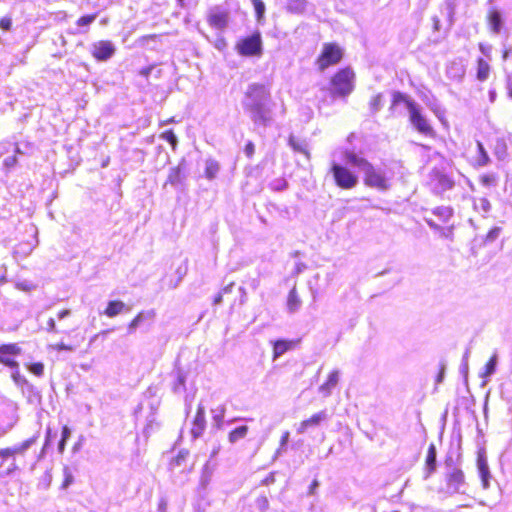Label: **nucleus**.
Listing matches in <instances>:
<instances>
[{
	"label": "nucleus",
	"mask_w": 512,
	"mask_h": 512,
	"mask_svg": "<svg viewBox=\"0 0 512 512\" xmlns=\"http://www.w3.org/2000/svg\"><path fill=\"white\" fill-rule=\"evenodd\" d=\"M245 98L247 100L245 108L251 112L253 121L266 124L269 121V117L264 103L270 98L267 86L262 83L250 84L245 91Z\"/></svg>",
	"instance_id": "nucleus-1"
},
{
	"label": "nucleus",
	"mask_w": 512,
	"mask_h": 512,
	"mask_svg": "<svg viewBox=\"0 0 512 512\" xmlns=\"http://www.w3.org/2000/svg\"><path fill=\"white\" fill-rule=\"evenodd\" d=\"M355 79L356 74L351 67L346 66L338 69L330 77L331 94L335 97H347L355 88Z\"/></svg>",
	"instance_id": "nucleus-2"
},
{
	"label": "nucleus",
	"mask_w": 512,
	"mask_h": 512,
	"mask_svg": "<svg viewBox=\"0 0 512 512\" xmlns=\"http://www.w3.org/2000/svg\"><path fill=\"white\" fill-rule=\"evenodd\" d=\"M453 210L450 207H437L432 212V217L427 220L428 225L438 232L440 237L452 239L454 224L451 223Z\"/></svg>",
	"instance_id": "nucleus-3"
},
{
	"label": "nucleus",
	"mask_w": 512,
	"mask_h": 512,
	"mask_svg": "<svg viewBox=\"0 0 512 512\" xmlns=\"http://www.w3.org/2000/svg\"><path fill=\"white\" fill-rule=\"evenodd\" d=\"M344 57V49L337 42H326L316 57L318 71L324 72L329 67L339 64Z\"/></svg>",
	"instance_id": "nucleus-4"
},
{
	"label": "nucleus",
	"mask_w": 512,
	"mask_h": 512,
	"mask_svg": "<svg viewBox=\"0 0 512 512\" xmlns=\"http://www.w3.org/2000/svg\"><path fill=\"white\" fill-rule=\"evenodd\" d=\"M237 53L244 57H260L263 53V43L260 32L239 39L235 45Z\"/></svg>",
	"instance_id": "nucleus-5"
},
{
	"label": "nucleus",
	"mask_w": 512,
	"mask_h": 512,
	"mask_svg": "<svg viewBox=\"0 0 512 512\" xmlns=\"http://www.w3.org/2000/svg\"><path fill=\"white\" fill-rule=\"evenodd\" d=\"M409 121L420 134L433 139L437 137L436 131L417 104H409Z\"/></svg>",
	"instance_id": "nucleus-6"
},
{
	"label": "nucleus",
	"mask_w": 512,
	"mask_h": 512,
	"mask_svg": "<svg viewBox=\"0 0 512 512\" xmlns=\"http://www.w3.org/2000/svg\"><path fill=\"white\" fill-rule=\"evenodd\" d=\"M330 171L333 175L336 186L341 189L350 190L358 183L357 175L343 165L333 163Z\"/></svg>",
	"instance_id": "nucleus-7"
},
{
	"label": "nucleus",
	"mask_w": 512,
	"mask_h": 512,
	"mask_svg": "<svg viewBox=\"0 0 512 512\" xmlns=\"http://www.w3.org/2000/svg\"><path fill=\"white\" fill-rule=\"evenodd\" d=\"M363 182L366 186L379 191H386L390 188L389 180L384 173L375 168L372 163L364 170Z\"/></svg>",
	"instance_id": "nucleus-8"
},
{
	"label": "nucleus",
	"mask_w": 512,
	"mask_h": 512,
	"mask_svg": "<svg viewBox=\"0 0 512 512\" xmlns=\"http://www.w3.org/2000/svg\"><path fill=\"white\" fill-rule=\"evenodd\" d=\"M21 354V348L16 343L0 345V363L9 368H18L16 357Z\"/></svg>",
	"instance_id": "nucleus-9"
},
{
	"label": "nucleus",
	"mask_w": 512,
	"mask_h": 512,
	"mask_svg": "<svg viewBox=\"0 0 512 512\" xmlns=\"http://www.w3.org/2000/svg\"><path fill=\"white\" fill-rule=\"evenodd\" d=\"M206 20L210 27L223 31L228 26L229 13L227 10L213 7L208 11Z\"/></svg>",
	"instance_id": "nucleus-10"
},
{
	"label": "nucleus",
	"mask_w": 512,
	"mask_h": 512,
	"mask_svg": "<svg viewBox=\"0 0 512 512\" xmlns=\"http://www.w3.org/2000/svg\"><path fill=\"white\" fill-rule=\"evenodd\" d=\"M116 49L109 40H100L92 45L91 55L97 61H106L111 58Z\"/></svg>",
	"instance_id": "nucleus-11"
},
{
	"label": "nucleus",
	"mask_w": 512,
	"mask_h": 512,
	"mask_svg": "<svg viewBox=\"0 0 512 512\" xmlns=\"http://www.w3.org/2000/svg\"><path fill=\"white\" fill-rule=\"evenodd\" d=\"M486 23L491 33L499 34L503 26V16L499 8L490 7L485 16Z\"/></svg>",
	"instance_id": "nucleus-12"
},
{
	"label": "nucleus",
	"mask_w": 512,
	"mask_h": 512,
	"mask_svg": "<svg viewBox=\"0 0 512 512\" xmlns=\"http://www.w3.org/2000/svg\"><path fill=\"white\" fill-rule=\"evenodd\" d=\"M206 428L205 407L199 404L191 423L190 433L194 439L199 438Z\"/></svg>",
	"instance_id": "nucleus-13"
},
{
	"label": "nucleus",
	"mask_w": 512,
	"mask_h": 512,
	"mask_svg": "<svg viewBox=\"0 0 512 512\" xmlns=\"http://www.w3.org/2000/svg\"><path fill=\"white\" fill-rule=\"evenodd\" d=\"M327 419V414L325 411H320L318 413L313 414L309 418L302 420L297 428V432L300 434L306 433L309 429L313 427H317L321 424V422Z\"/></svg>",
	"instance_id": "nucleus-14"
},
{
	"label": "nucleus",
	"mask_w": 512,
	"mask_h": 512,
	"mask_svg": "<svg viewBox=\"0 0 512 512\" xmlns=\"http://www.w3.org/2000/svg\"><path fill=\"white\" fill-rule=\"evenodd\" d=\"M447 488L452 492H457L461 485L465 482V476L461 469L454 468L446 475L445 478Z\"/></svg>",
	"instance_id": "nucleus-15"
},
{
	"label": "nucleus",
	"mask_w": 512,
	"mask_h": 512,
	"mask_svg": "<svg viewBox=\"0 0 512 512\" xmlns=\"http://www.w3.org/2000/svg\"><path fill=\"white\" fill-rule=\"evenodd\" d=\"M299 344V340H288V339H278L273 342V351L272 357L273 360L279 358L284 353L292 350Z\"/></svg>",
	"instance_id": "nucleus-16"
},
{
	"label": "nucleus",
	"mask_w": 512,
	"mask_h": 512,
	"mask_svg": "<svg viewBox=\"0 0 512 512\" xmlns=\"http://www.w3.org/2000/svg\"><path fill=\"white\" fill-rule=\"evenodd\" d=\"M477 468L481 477L482 485L484 488H488L489 486V478L490 472L486 459V455L483 449L479 450L477 453Z\"/></svg>",
	"instance_id": "nucleus-17"
},
{
	"label": "nucleus",
	"mask_w": 512,
	"mask_h": 512,
	"mask_svg": "<svg viewBox=\"0 0 512 512\" xmlns=\"http://www.w3.org/2000/svg\"><path fill=\"white\" fill-rule=\"evenodd\" d=\"M475 70L476 79L480 82H485L489 79L491 75L492 66L490 65L487 59H484L483 57H478L476 59Z\"/></svg>",
	"instance_id": "nucleus-18"
},
{
	"label": "nucleus",
	"mask_w": 512,
	"mask_h": 512,
	"mask_svg": "<svg viewBox=\"0 0 512 512\" xmlns=\"http://www.w3.org/2000/svg\"><path fill=\"white\" fill-rule=\"evenodd\" d=\"M154 310H142L140 311L129 323H128V331L134 332L141 324L146 321L152 322L155 318Z\"/></svg>",
	"instance_id": "nucleus-19"
},
{
	"label": "nucleus",
	"mask_w": 512,
	"mask_h": 512,
	"mask_svg": "<svg viewBox=\"0 0 512 512\" xmlns=\"http://www.w3.org/2000/svg\"><path fill=\"white\" fill-rule=\"evenodd\" d=\"M129 311V307L121 300H111L107 303L103 314L109 318H114L117 315Z\"/></svg>",
	"instance_id": "nucleus-20"
},
{
	"label": "nucleus",
	"mask_w": 512,
	"mask_h": 512,
	"mask_svg": "<svg viewBox=\"0 0 512 512\" xmlns=\"http://www.w3.org/2000/svg\"><path fill=\"white\" fill-rule=\"evenodd\" d=\"M436 455V446L434 443H430L425 458V471L427 476H430L436 469Z\"/></svg>",
	"instance_id": "nucleus-21"
},
{
	"label": "nucleus",
	"mask_w": 512,
	"mask_h": 512,
	"mask_svg": "<svg viewBox=\"0 0 512 512\" xmlns=\"http://www.w3.org/2000/svg\"><path fill=\"white\" fill-rule=\"evenodd\" d=\"M344 157L349 164L362 168L363 170H365V168L370 164V162L365 157L359 156L351 150H346L344 152Z\"/></svg>",
	"instance_id": "nucleus-22"
},
{
	"label": "nucleus",
	"mask_w": 512,
	"mask_h": 512,
	"mask_svg": "<svg viewBox=\"0 0 512 512\" xmlns=\"http://www.w3.org/2000/svg\"><path fill=\"white\" fill-rule=\"evenodd\" d=\"M338 380V371L330 372L327 377V380L319 387L320 392H322L324 396L330 395L332 389L337 385Z\"/></svg>",
	"instance_id": "nucleus-23"
},
{
	"label": "nucleus",
	"mask_w": 512,
	"mask_h": 512,
	"mask_svg": "<svg viewBox=\"0 0 512 512\" xmlns=\"http://www.w3.org/2000/svg\"><path fill=\"white\" fill-rule=\"evenodd\" d=\"M301 298L298 294V291L296 289V287H293L289 293H288V296H287V307H288V310L292 313L298 311V309L300 308L301 306Z\"/></svg>",
	"instance_id": "nucleus-24"
},
{
	"label": "nucleus",
	"mask_w": 512,
	"mask_h": 512,
	"mask_svg": "<svg viewBox=\"0 0 512 512\" xmlns=\"http://www.w3.org/2000/svg\"><path fill=\"white\" fill-rule=\"evenodd\" d=\"M38 437H39L38 435H34V436L30 437L29 439H26L25 441H23L19 445L14 446V447H10L14 457H16L17 455H24L25 451L31 445L36 443V441L38 440Z\"/></svg>",
	"instance_id": "nucleus-25"
},
{
	"label": "nucleus",
	"mask_w": 512,
	"mask_h": 512,
	"mask_svg": "<svg viewBox=\"0 0 512 512\" xmlns=\"http://www.w3.org/2000/svg\"><path fill=\"white\" fill-rule=\"evenodd\" d=\"M219 163L214 159H208L206 161L205 176L207 179L212 180L216 177L219 172Z\"/></svg>",
	"instance_id": "nucleus-26"
},
{
	"label": "nucleus",
	"mask_w": 512,
	"mask_h": 512,
	"mask_svg": "<svg viewBox=\"0 0 512 512\" xmlns=\"http://www.w3.org/2000/svg\"><path fill=\"white\" fill-rule=\"evenodd\" d=\"M248 433V426L242 425L229 432L228 439L230 443H235L243 439Z\"/></svg>",
	"instance_id": "nucleus-27"
},
{
	"label": "nucleus",
	"mask_w": 512,
	"mask_h": 512,
	"mask_svg": "<svg viewBox=\"0 0 512 512\" xmlns=\"http://www.w3.org/2000/svg\"><path fill=\"white\" fill-rule=\"evenodd\" d=\"M289 145L292 147L294 151L302 153L303 155L306 156L307 159H310V152L307 149L306 145L303 142H300L294 136L289 137Z\"/></svg>",
	"instance_id": "nucleus-28"
},
{
	"label": "nucleus",
	"mask_w": 512,
	"mask_h": 512,
	"mask_svg": "<svg viewBox=\"0 0 512 512\" xmlns=\"http://www.w3.org/2000/svg\"><path fill=\"white\" fill-rule=\"evenodd\" d=\"M405 103L407 106V109L409 110V104H416L414 101L410 100L405 94L396 91L392 94L391 99V109H393L395 106H397L399 103Z\"/></svg>",
	"instance_id": "nucleus-29"
},
{
	"label": "nucleus",
	"mask_w": 512,
	"mask_h": 512,
	"mask_svg": "<svg viewBox=\"0 0 512 512\" xmlns=\"http://www.w3.org/2000/svg\"><path fill=\"white\" fill-rule=\"evenodd\" d=\"M160 138L167 141L171 145V148L173 151L176 150L177 145H178V139L172 129L162 132L160 134Z\"/></svg>",
	"instance_id": "nucleus-30"
},
{
	"label": "nucleus",
	"mask_w": 512,
	"mask_h": 512,
	"mask_svg": "<svg viewBox=\"0 0 512 512\" xmlns=\"http://www.w3.org/2000/svg\"><path fill=\"white\" fill-rule=\"evenodd\" d=\"M181 179H182V169L179 166L173 167L168 174L167 182L174 185V184L180 183Z\"/></svg>",
	"instance_id": "nucleus-31"
},
{
	"label": "nucleus",
	"mask_w": 512,
	"mask_h": 512,
	"mask_svg": "<svg viewBox=\"0 0 512 512\" xmlns=\"http://www.w3.org/2000/svg\"><path fill=\"white\" fill-rule=\"evenodd\" d=\"M498 176L495 173H486L479 177L480 183L485 187L494 186L497 183Z\"/></svg>",
	"instance_id": "nucleus-32"
},
{
	"label": "nucleus",
	"mask_w": 512,
	"mask_h": 512,
	"mask_svg": "<svg viewBox=\"0 0 512 512\" xmlns=\"http://www.w3.org/2000/svg\"><path fill=\"white\" fill-rule=\"evenodd\" d=\"M80 341H75L74 343H64L58 342L52 346V348L56 351H73L78 345Z\"/></svg>",
	"instance_id": "nucleus-33"
},
{
	"label": "nucleus",
	"mask_w": 512,
	"mask_h": 512,
	"mask_svg": "<svg viewBox=\"0 0 512 512\" xmlns=\"http://www.w3.org/2000/svg\"><path fill=\"white\" fill-rule=\"evenodd\" d=\"M306 7L305 0H289L288 9L293 12H303Z\"/></svg>",
	"instance_id": "nucleus-34"
},
{
	"label": "nucleus",
	"mask_w": 512,
	"mask_h": 512,
	"mask_svg": "<svg viewBox=\"0 0 512 512\" xmlns=\"http://www.w3.org/2000/svg\"><path fill=\"white\" fill-rule=\"evenodd\" d=\"M270 187L273 190L281 191L287 187V181L284 177H278L270 182Z\"/></svg>",
	"instance_id": "nucleus-35"
},
{
	"label": "nucleus",
	"mask_w": 512,
	"mask_h": 512,
	"mask_svg": "<svg viewBox=\"0 0 512 512\" xmlns=\"http://www.w3.org/2000/svg\"><path fill=\"white\" fill-rule=\"evenodd\" d=\"M27 368L36 376H42L44 373V365L41 362L32 363L28 365Z\"/></svg>",
	"instance_id": "nucleus-36"
},
{
	"label": "nucleus",
	"mask_w": 512,
	"mask_h": 512,
	"mask_svg": "<svg viewBox=\"0 0 512 512\" xmlns=\"http://www.w3.org/2000/svg\"><path fill=\"white\" fill-rule=\"evenodd\" d=\"M188 451H180L172 460L170 465L172 467L180 466L187 458Z\"/></svg>",
	"instance_id": "nucleus-37"
},
{
	"label": "nucleus",
	"mask_w": 512,
	"mask_h": 512,
	"mask_svg": "<svg viewBox=\"0 0 512 512\" xmlns=\"http://www.w3.org/2000/svg\"><path fill=\"white\" fill-rule=\"evenodd\" d=\"M97 17V14H89L83 15L76 21L78 26H87L90 25Z\"/></svg>",
	"instance_id": "nucleus-38"
},
{
	"label": "nucleus",
	"mask_w": 512,
	"mask_h": 512,
	"mask_svg": "<svg viewBox=\"0 0 512 512\" xmlns=\"http://www.w3.org/2000/svg\"><path fill=\"white\" fill-rule=\"evenodd\" d=\"M382 99H383L382 94L373 95L369 102L371 110L377 111L380 108V106L382 105Z\"/></svg>",
	"instance_id": "nucleus-39"
},
{
	"label": "nucleus",
	"mask_w": 512,
	"mask_h": 512,
	"mask_svg": "<svg viewBox=\"0 0 512 512\" xmlns=\"http://www.w3.org/2000/svg\"><path fill=\"white\" fill-rule=\"evenodd\" d=\"M255 8L256 16L258 19L263 18L265 12V5L261 0H251Z\"/></svg>",
	"instance_id": "nucleus-40"
},
{
	"label": "nucleus",
	"mask_w": 512,
	"mask_h": 512,
	"mask_svg": "<svg viewBox=\"0 0 512 512\" xmlns=\"http://www.w3.org/2000/svg\"><path fill=\"white\" fill-rule=\"evenodd\" d=\"M12 27V19L9 16L0 18V29L3 31H9Z\"/></svg>",
	"instance_id": "nucleus-41"
},
{
	"label": "nucleus",
	"mask_w": 512,
	"mask_h": 512,
	"mask_svg": "<svg viewBox=\"0 0 512 512\" xmlns=\"http://www.w3.org/2000/svg\"><path fill=\"white\" fill-rule=\"evenodd\" d=\"M0 458L2 459V461L0 462V466H1L3 464V462L5 460H7L8 458H15V457L12 454L11 448L7 447V448L0 449Z\"/></svg>",
	"instance_id": "nucleus-42"
},
{
	"label": "nucleus",
	"mask_w": 512,
	"mask_h": 512,
	"mask_svg": "<svg viewBox=\"0 0 512 512\" xmlns=\"http://www.w3.org/2000/svg\"><path fill=\"white\" fill-rule=\"evenodd\" d=\"M478 49L479 51L485 55L487 58H490L491 57V46L486 44V43H483V42H480L478 44Z\"/></svg>",
	"instance_id": "nucleus-43"
},
{
	"label": "nucleus",
	"mask_w": 512,
	"mask_h": 512,
	"mask_svg": "<svg viewBox=\"0 0 512 512\" xmlns=\"http://www.w3.org/2000/svg\"><path fill=\"white\" fill-rule=\"evenodd\" d=\"M438 179L444 188H451L454 185V182L446 175L441 174L438 176Z\"/></svg>",
	"instance_id": "nucleus-44"
},
{
	"label": "nucleus",
	"mask_w": 512,
	"mask_h": 512,
	"mask_svg": "<svg viewBox=\"0 0 512 512\" xmlns=\"http://www.w3.org/2000/svg\"><path fill=\"white\" fill-rule=\"evenodd\" d=\"M214 46L216 49H218L219 51H223L226 49L227 47V42H226V39L224 37H218L216 38V40L214 41Z\"/></svg>",
	"instance_id": "nucleus-45"
},
{
	"label": "nucleus",
	"mask_w": 512,
	"mask_h": 512,
	"mask_svg": "<svg viewBox=\"0 0 512 512\" xmlns=\"http://www.w3.org/2000/svg\"><path fill=\"white\" fill-rule=\"evenodd\" d=\"M244 151H245L246 156L251 158L255 152L254 144L251 141L247 142L245 145Z\"/></svg>",
	"instance_id": "nucleus-46"
},
{
	"label": "nucleus",
	"mask_w": 512,
	"mask_h": 512,
	"mask_svg": "<svg viewBox=\"0 0 512 512\" xmlns=\"http://www.w3.org/2000/svg\"><path fill=\"white\" fill-rule=\"evenodd\" d=\"M318 486H319V481H318L317 479H314V480L310 483V485H309V487H308V494H309V495H315V494H316V490H317Z\"/></svg>",
	"instance_id": "nucleus-47"
},
{
	"label": "nucleus",
	"mask_w": 512,
	"mask_h": 512,
	"mask_svg": "<svg viewBox=\"0 0 512 512\" xmlns=\"http://www.w3.org/2000/svg\"><path fill=\"white\" fill-rule=\"evenodd\" d=\"M495 365H496L495 359L494 358L489 359L488 362L486 363V373L487 374L493 373L495 370Z\"/></svg>",
	"instance_id": "nucleus-48"
},
{
	"label": "nucleus",
	"mask_w": 512,
	"mask_h": 512,
	"mask_svg": "<svg viewBox=\"0 0 512 512\" xmlns=\"http://www.w3.org/2000/svg\"><path fill=\"white\" fill-rule=\"evenodd\" d=\"M153 68H154V66H153V65H150V66L144 67V68H142V69L139 71V73H140V75H142L143 77L148 78V77H149V75H150V73L152 72Z\"/></svg>",
	"instance_id": "nucleus-49"
},
{
	"label": "nucleus",
	"mask_w": 512,
	"mask_h": 512,
	"mask_svg": "<svg viewBox=\"0 0 512 512\" xmlns=\"http://www.w3.org/2000/svg\"><path fill=\"white\" fill-rule=\"evenodd\" d=\"M479 202L483 211L487 212L490 209V202L486 198H480Z\"/></svg>",
	"instance_id": "nucleus-50"
},
{
	"label": "nucleus",
	"mask_w": 512,
	"mask_h": 512,
	"mask_svg": "<svg viewBox=\"0 0 512 512\" xmlns=\"http://www.w3.org/2000/svg\"><path fill=\"white\" fill-rule=\"evenodd\" d=\"M178 120L175 119L174 116L170 117V118H167L165 120H161L159 122V126H165V125H168V124H172V123H177Z\"/></svg>",
	"instance_id": "nucleus-51"
},
{
	"label": "nucleus",
	"mask_w": 512,
	"mask_h": 512,
	"mask_svg": "<svg viewBox=\"0 0 512 512\" xmlns=\"http://www.w3.org/2000/svg\"><path fill=\"white\" fill-rule=\"evenodd\" d=\"M47 330L51 331V332H54L56 330V323H55V320L53 318H50L47 321Z\"/></svg>",
	"instance_id": "nucleus-52"
},
{
	"label": "nucleus",
	"mask_w": 512,
	"mask_h": 512,
	"mask_svg": "<svg viewBox=\"0 0 512 512\" xmlns=\"http://www.w3.org/2000/svg\"><path fill=\"white\" fill-rule=\"evenodd\" d=\"M511 54H512V48L511 47L503 49V51H502V59L504 61L507 60L510 57Z\"/></svg>",
	"instance_id": "nucleus-53"
},
{
	"label": "nucleus",
	"mask_w": 512,
	"mask_h": 512,
	"mask_svg": "<svg viewBox=\"0 0 512 512\" xmlns=\"http://www.w3.org/2000/svg\"><path fill=\"white\" fill-rule=\"evenodd\" d=\"M72 481H73V477L70 474H67L62 483V487L67 488L72 483Z\"/></svg>",
	"instance_id": "nucleus-54"
},
{
	"label": "nucleus",
	"mask_w": 512,
	"mask_h": 512,
	"mask_svg": "<svg viewBox=\"0 0 512 512\" xmlns=\"http://www.w3.org/2000/svg\"><path fill=\"white\" fill-rule=\"evenodd\" d=\"M70 436V429L65 425L62 427V438L67 441Z\"/></svg>",
	"instance_id": "nucleus-55"
},
{
	"label": "nucleus",
	"mask_w": 512,
	"mask_h": 512,
	"mask_svg": "<svg viewBox=\"0 0 512 512\" xmlns=\"http://www.w3.org/2000/svg\"><path fill=\"white\" fill-rule=\"evenodd\" d=\"M70 313H71V311L69 309H63L58 312L57 316L59 319H63L65 317L69 316Z\"/></svg>",
	"instance_id": "nucleus-56"
},
{
	"label": "nucleus",
	"mask_w": 512,
	"mask_h": 512,
	"mask_svg": "<svg viewBox=\"0 0 512 512\" xmlns=\"http://www.w3.org/2000/svg\"><path fill=\"white\" fill-rule=\"evenodd\" d=\"M51 432H52L51 429L48 428L46 431V439H45L44 447H47L51 442Z\"/></svg>",
	"instance_id": "nucleus-57"
},
{
	"label": "nucleus",
	"mask_w": 512,
	"mask_h": 512,
	"mask_svg": "<svg viewBox=\"0 0 512 512\" xmlns=\"http://www.w3.org/2000/svg\"><path fill=\"white\" fill-rule=\"evenodd\" d=\"M288 439H289V432L286 431L281 436V445H285L288 442Z\"/></svg>",
	"instance_id": "nucleus-58"
},
{
	"label": "nucleus",
	"mask_w": 512,
	"mask_h": 512,
	"mask_svg": "<svg viewBox=\"0 0 512 512\" xmlns=\"http://www.w3.org/2000/svg\"><path fill=\"white\" fill-rule=\"evenodd\" d=\"M222 298H223V295L222 293H218L214 299H213V304L217 305V304H220L222 302Z\"/></svg>",
	"instance_id": "nucleus-59"
},
{
	"label": "nucleus",
	"mask_w": 512,
	"mask_h": 512,
	"mask_svg": "<svg viewBox=\"0 0 512 512\" xmlns=\"http://www.w3.org/2000/svg\"><path fill=\"white\" fill-rule=\"evenodd\" d=\"M433 27L435 31H438L440 28V21L437 17L433 18Z\"/></svg>",
	"instance_id": "nucleus-60"
},
{
	"label": "nucleus",
	"mask_w": 512,
	"mask_h": 512,
	"mask_svg": "<svg viewBox=\"0 0 512 512\" xmlns=\"http://www.w3.org/2000/svg\"><path fill=\"white\" fill-rule=\"evenodd\" d=\"M65 443H66V440H64V439H61L60 442H59V451L61 453L64 451Z\"/></svg>",
	"instance_id": "nucleus-61"
},
{
	"label": "nucleus",
	"mask_w": 512,
	"mask_h": 512,
	"mask_svg": "<svg viewBox=\"0 0 512 512\" xmlns=\"http://www.w3.org/2000/svg\"><path fill=\"white\" fill-rule=\"evenodd\" d=\"M444 375V367H441L440 372L437 377V382H441Z\"/></svg>",
	"instance_id": "nucleus-62"
},
{
	"label": "nucleus",
	"mask_w": 512,
	"mask_h": 512,
	"mask_svg": "<svg viewBox=\"0 0 512 512\" xmlns=\"http://www.w3.org/2000/svg\"><path fill=\"white\" fill-rule=\"evenodd\" d=\"M487 161H488V158H487V157H485V158H484V160L481 162V164H482V165H485V164L487 163Z\"/></svg>",
	"instance_id": "nucleus-63"
},
{
	"label": "nucleus",
	"mask_w": 512,
	"mask_h": 512,
	"mask_svg": "<svg viewBox=\"0 0 512 512\" xmlns=\"http://www.w3.org/2000/svg\"><path fill=\"white\" fill-rule=\"evenodd\" d=\"M177 2H178V4H179L180 6H183V4H184V0H177Z\"/></svg>",
	"instance_id": "nucleus-64"
}]
</instances>
